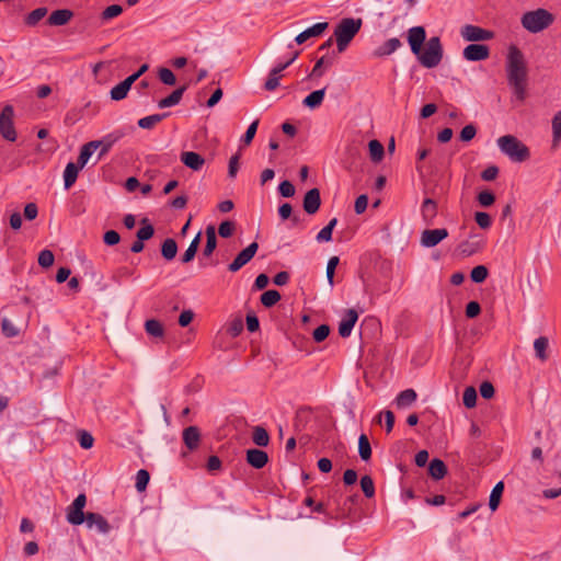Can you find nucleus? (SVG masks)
<instances>
[{"instance_id":"1","label":"nucleus","mask_w":561,"mask_h":561,"mask_svg":"<svg viewBox=\"0 0 561 561\" xmlns=\"http://www.w3.org/2000/svg\"><path fill=\"white\" fill-rule=\"evenodd\" d=\"M505 71L508 85L515 98L524 101L526 98L528 67L524 53L514 44L510 45L506 51Z\"/></svg>"},{"instance_id":"2","label":"nucleus","mask_w":561,"mask_h":561,"mask_svg":"<svg viewBox=\"0 0 561 561\" xmlns=\"http://www.w3.org/2000/svg\"><path fill=\"white\" fill-rule=\"evenodd\" d=\"M554 22V15L546 9L525 12L520 18L522 26L529 33L537 34L548 28Z\"/></svg>"},{"instance_id":"3","label":"nucleus","mask_w":561,"mask_h":561,"mask_svg":"<svg viewBox=\"0 0 561 561\" xmlns=\"http://www.w3.org/2000/svg\"><path fill=\"white\" fill-rule=\"evenodd\" d=\"M362 19H342L334 30V37L339 53H343L362 27Z\"/></svg>"},{"instance_id":"4","label":"nucleus","mask_w":561,"mask_h":561,"mask_svg":"<svg viewBox=\"0 0 561 561\" xmlns=\"http://www.w3.org/2000/svg\"><path fill=\"white\" fill-rule=\"evenodd\" d=\"M496 144L501 152L514 162H524L530 157L528 147L513 135L497 138Z\"/></svg>"},{"instance_id":"5","label":"nucleus","mask_w":561,"mask_h":561,"mask_svg":"<svg viewBox=\"0 0 561 561\" xmlns=\"http://www.w3.org/2000/svg\"><path fill=\"white\" fill-rule=\"evenodd\" d=\"M420 64L425 68H434L439 65L443 58V46L438 36L431 37L425 48H420L419 54H414Z\"/></svg>"},{"instance_id":"6","label":"nucleus","mask_w":561,"mask_h":561,"mask_svg":"<svg viewBox=\"0 0 561 561\" xmlns=\"http://www.w3.org/2000/svg\"><path fill=\"white\" fill-rule=\"evenodd\" d=\"M87 496L84 493H80L66 510V519L69 524L78 526L84 523L87 519V514L83 512Z\"/></svg>"},{"instance_id":"7","label":"nucleus","mask_w":561,"mask_h":561,"mask_svg":"<svg viewBox=\"0 0 561 561\" xmlns=\"http://www.w3.org/2000/svg\"><path fill=\"white\" fill-rule=\"evenodd\" d=\"M0 134L8 141H15L18 134L14 127V108L5 105L0 113Z\"/></svg>"},{"instance_id":"8","label":"nucleus","mask_w":561,"mask_h":561,"mask_svg":"<svg viewBox=\"0 0 561 561\" xmlns=\"http://www.w3.org/2000/svg\"><path fill=\"white\" fill-rule=\"evenodd\" d=\"M460 34L467 42H485L494 38V32L472 24L462 26Z\"/></svg>"},{"instance_id":"9","label":"nucleus","mask_w":561,"mask_h":561,"mask_svg":"<svg viewBox=\"0 0 561 561\" xmlns=\"http://www.w3.org/2000/svg\"><path fill=\"white\" fill-rule=\"evenodd\" d=\"M462 56L468 61H482L489 58L490 49L483 44H469L462 50Z\"/></svg>"},{"instance_id":"10","label":"nucleus","mask_w":561,"mask_h":561,"mask_svg":"<svg viewBox=\"0 0 561 561\" xmlns=\"http://www.w3.org/2000/svg\"><path fill=\"white\" fill-rule=\"evenodd\" d=\"M84 523L87 528L96 529L102 535H107L111 531L108 522L99 513H88Z\"/></svg>"},{"instance_id":"11","label":"nucleus","mask_w":561,"mask_h":561,"mask_svg":"<svg viewBox=\"0 0 561 561\" xmlns=\"http://www.w3.org/2000/svg\"><path fill=\"white\" fill-rule=\"evenodd\" d=\"M426 38V32L423 26H413L408 31V42L413 54H419L420 48Z\"/></svg>"},{"instance_id":"12","label":"nucleus","mask_w":561,"mask_h":561,"mask_svg":"<svg viewBox=\"0 0 561 561\" xmlns=\"http://www.w3.org/2000/svg\"><path fill=\"white\" fill-rule=\"evenodd\" d=\"M180 160L186 168L193 171H201L205 165L204 157L195 151H183Z\"/></svg>"},{"instance_id":"13","label":"nucleus","mask_w":561,"mask_h":561,"mask_svg":"<svg viewBox=\"0 0 561 561\" xmlns=\"http://www.w3.org/2000/svg\"><path fill=\"white\" fill-rule=\"evenodd\" d=\"M328 26H329L328 22L316 23L312 26H310V27L306 28L305 31H302L301 33H299L295 37V42L298 45H301L311 37H318V36L322 35V33L328 28Z\"/></svg>"},{"instance_id":"14","label":"nucleus","mask_w":561,"mask_h":561,"mask_svg":"<svg viewBox=\"0 0 561 561\" xmlns=\"http://www.w3.org/2000/svg\"><path fill=\"white\" fill-rule=\"evenodd\" d=\"M320 204V191L318 188L309 190L304 197L305 211L309 215H313L319 210Z\"/></svg>"},{"instance_id":"15","label":"nucleus","mask_w":561,"mask_h":561,"mask_svg":"<svg viewBox=\"0 0 561 561\" xmlns=\"http://www.w3.org/2000/svg\"><path fill=\"white\" fill-rule=\"evenodd\" d=\"M357 319V312L354 309H348L339 324V334L342 337L350 336Z\"/></svg>"},{"instance_id":"16","label":"nucleus","mask_w":561,"mask_h":561,"mask_svg":"<svg viewBox=\"0 0 561 561\" xmlns=\"http://www.w3.org/2000/svg\"><path fill=\"white\" fill-rule=\"evenodd\" d=\"M448 236L446 229L424 230L422 233V245H436Z\"/></svg>"},{"instance_id":"17","label":"nucleus","mask_w":561,"mask_h":561,"mask_svg":"<svg viewBox=\"0 0 561 561\" xmlns=\"http://www.w3.org/2000/svg\"><path fill=\"white\" fill-rule=\"evenodd\" d=\"M257 248H244L230 263L229 271L237 272L243 267L256 253Z\"/></svg>"},{"instance_id":"18","label":"nucleus","mask_w":561,"mask_h":561,"mask_svg":"<svg viewBox=\"0 0 561 561\" xmlns=\"http://www.w3.org/2000/svg\"><path fill=\"white\" fill-rule=\"evenodd\" d=\"M402 46L401 41L398 37H392L387 39L383 44L378 46L373 55L375 57H386L391 54H393L396 50H398Z\"/></svg>"},{"instance_id":"19","label":"nucleus","mask_w":561,"mask_h":561,"mask_svg":"<svg viewBox=\"0 0 561 561\" xmlns=\"http://www.w3.org/2000/svg\"><path fill=\"white\" fill-rule=\"evenodd\" d=\"M247 461L253 468L261 469L267 463L268 456L264 450L252 448L247 451Z\"/></svg>"},{"instance_id":"20","label":"nucleus","mask_w":561,"mask_h":561,"mask_svg":"<svg viewBox=\"0 0 561 561\" xmlns=\"http://www.w3.org/2000/svg\"><path fill=\"white\" fill-rule=\"evenodd\" d=\"M201 439L199 430L196 426H188L183 431V442L190 450L198 447Z\"/></svg>"},{"instance_id":"21","label":"nucleus","mask_w":561,"mask_h":561,"mask_svg":"<svg viewBox=\"0 0 561 561\" xmlns=\"http://www.w3.org/2000/svg\"><path fill=\"white\" fill-rule=\"evenodd\" d=\"M102 144H103V141H90V142L83 145L81 147L77 164H79L81 168H84V165L88 163V161L91 158V156L93 154V152L99 147H101Z\"/></svg>"},{"instance_id":"22","label":"nucleus","mask_w":561,"mask_h":561,"mask_svg":"<svg viewBox=\"0 0 561 561\" xmlns=\"http://www.w3.org/2000/svg\"><path fill=\"white\" fill-rule=\"evenodd\" d=\"M141 227L138 229L136 237L137 241L134 243V245H142V243L147 240H149L153 233L154 229L149 219L144 218L141 219Z\"/></svg>"},{"instance_id":"23","label":"nucleus","mask_w":561,"mask_h":561,"mask_svg":"<svg viewBox=\"0 0 561 561\" xmlns=\"http://www.w3.org/2000/svg\"><path fill=\"white\" fill-rule=\"evenodd\" d=\"M82 168L73 162H69L64 171L65 188L69 190L77 181L78 174Z\"/></svg>"},{"instance_id":"24","label":"nucleus","mask_w":561,"mask_h":561,"mask_svg":"<svg viewBox=\"0 0 561 561\" xmlns=\"http://www.w3.org/2000/svg\"><path fill=\"white\" fill-rule=\"evenodd\" d=\"M72 15V12L68 9L56 10L49 15L47 22L49 25L61 26L67 24Z\"/></svg>"},{"instance_id":"25","label":"nucleus","mask_w":561,"mask_h":561,"mask_svg":"<svg viewBox=\"0 0 561 561\" xmlns=\"http://www.w3.org/2000/svg\"><path fill=\"white\" fill-rule=\"evenodd\" d=\"M186 90V87H181L174 90L170 95H168L164 99H161L158 102L159 108H167L178 105L183 96L184 91Z\"/></svg>"},{"instance_id":"26","label":"nucleus","mask_w":561,"mask_h":561,"mask_svg":"<svg viewBox=\"0 0 561 561\" xmlns=\"http://www.w3.org/2000/svg\"><path fill=\"white\" fill-rule=\"evenodd\" d=\"M133 79H129L128 77L112 88L111 90V98L115 101H121L126 98L128 91L130 90V87L133 85Z\"/></svg>"},{"instance_id":"27","label":"nucleus","mask_w":561,"mask_h":561,"mask_svg":"<svg viewBox=\"0 0 561 561\" xmlns=\"http://www.w3.org/2000/svg\"><path fill=\"white\" fill-rule=\"evenodd\" d=\"M324 95L325 88L316 90L304 99L302 104L311 110L317 108L322 104Z\"/></svg>"},{"instance_id":"28","label":"nucleus","mask_w":561,"mask_h":561,"mask_svg":"<svg viewBox=\"0 0 561 561\" xmlns=\"http://www.w3.org/2000/svg\"><path fill=\"white\" fill-rule=\"evenodd\" d=\"M417 398L416 392L413 389H407L401 391L396 398V404L399 409H404L410 407L415 402Z\"/></svg>"},{"instance_id":"29","label":"nucleus","mask_w":561,"mask_h":561,"mask_svg":"<svg viewBox=\"0 0 561 561\" xmlns=\"http://www.w3.org/2000/svg\"><path fill=\"white\" fill-rule=\"evenodd\" d=\"M428 473L435 480L443 479L447 473V467L443 460L435 458L430 462Z\"/></svg>"},{"instance_id":"30","label":"nucleus","mask_w":561,"mask_h":561,"mask_svg":"<svg viewBox=\"0 0 561 561\" xmlns=\"http://www.w3.org/2000/svg\"><path fill=\"white\" fill-rule=\"evenodd\" d=\"M549 347V340L546 336H539L534 341V350L536 357L541 360L546 362L548 358L547 350Z\"/></svg>"},{"instance_id":"31","label":"nucleus","mask_w":561,"mask_h":561,"mask_svg":"<svg viewBox=\"0 0 561 561\" xmlns=\"http://www.w3.org/2000/svg\"><path fill=\"white\" fill-rule=\"evenodd\" d=\"M503 491H504V483L502 481L497 482L494 485V488L492 489L490 499H489V507L492 512L497 510L500 502H501Z\"/></svg>"},{"instance_id":"32","label":"nucleus","mask_w":561,"mask_h":561,"mask_svg":"<svg viewBox=\"0 0 561 561\" xmlns=\"http://www.w3.org/2000/svg\"><path fill=\"white\" fill-rule=\"evenodd\" d=\"M369 156L374 162H380L385 154V148L379 140H370L368 144Z\"/></svg>"},{"instance_id":"33","label":"nucleus","mask_w":561,"mask_h":561,"mask_svg":"<svg viewBox=\"0 0 561 561\" xmlns=\"http://www.w3.org/2000/svg\"><path fill=\"white\" fill-rule=\"evenodd\" d=\"M252 440L260 447H265L270 443V436L267 431L262 426H255L252 433Z\"/></svg>"},{"instance_id":"34","label":"nucleus","mask_w":561,"mask_h":561,"mask_svg":"<svg viewBox=\"0 0 561 561\" xmlns=\"http://www.w3.org/2000/svg\"><path fill=\"white\" fill-rule=\"evenodd\" d=\"M167 116H168V114L163 113V114H153V115L142 117L138 121V126L142 129H151Z\"/></svg>"},{"instance_id":"35","label":"nucleus","mask_w":561,"mask_h":561,"mask_svg":"<svg viewBox=\"0 0 561 561\" xmlns=\"http://www.w3.org/2000/svg\"><path fill=\"white\" fill-rule=\"evenodd\" d=\"M358 453L362 460L367 461L371 457V447L368 437L362 434L358 438Z\"/></svg>"},{"instance_id":"36","label":"nucleus","mask_w":561,"mask_h":561,"mask_svg":"<svg viewBox=\"0 0 561 561\" xmlns=\"http://www.w3.org/2000/svg\"><path fill=\"white\" fill-rule=\"evenodd\" d=\"M337 222L336 218H333L329 221V224L323 227L319 233L317 234L316 239L319 243L329 242L332 238V232Z\"/></svg>"},{"instance_id":"37","label":"nucleus","mask_w":561,"mask_h":561,"mask_svg":"<svg viewBox=\"0 0 561 561\" xmlns=\"http://www.w3.org/2000/svg\"><path fill=\"white\" fill-rule=\"evenodd\" d=\"M145 329L149 335L154 337H162L164 333L162 324L154 319L147 320L145 323Z\"/></svg>"},{"instance_id":"38","label":"nucleus","mask_w":561,"mask_h":561,"mask_svg":"<svg viewBox=\"0 0 561 561\" xmlns=\"http://www.w3.org/2000/svg\"><path fill=\"white\" fill-rule=\"evenodd\" d=\"M279 300H280V294L274 289L266 290L261 296V304L266 308L273 307Z\"/></svg>"},{"instance_id":"39","label":"nucleus","mask_w":561,"mask_h":561,"mask_svg":"<svg viewBox=\"0 0 561 561\" xmlns=\"http://www.w3.org/2000/svg\"><path fill=\"white\" fill-rule=\"evenodd\" d=\"M47 14L46 8H37L33 10L25 19L27 25H36Z\"/></svg>"},{"instance_id":"40","label":"nucleus","mask_w":561,"mask_h":561,"mask_svg":"<svg viewBox=\"0 0 561 561\" xmlns=\"http://www.w3.org/2000/svg\"><path fill=\"white\" fill-rule=\"evenodd\" d=\"M149 479H150V476L147 470L140 469L137 471L135 486L138 492H142L146 490Z\"/></svg>"},{"instance_id":"41","label":"nucleus","mask_w":561,"mask_h":561,"mask_svg":"<svg viewBox=\"0 0 561 561\" xmlns=\"http://www.w3.org/2000/svg\"><path fill=\"white\" fill-rule=\"evenodd\" d=\"M463 405L468 409L474 408L477 403V391L473 387H467L462 396Z\"/></svg>"},{"instance_id":"42","label":"nucleus","mask_w":561,"mask_h":561,"mask_svg":"<svg viewBox=\"0 0 561 561\" xmlns=\"http://www.w3.org/2000/svg\"><path fill=\"white\" fill-rule=\"evenodd\" d=\"M360 488L366 497L370 499L375 495L374 481L369 476H364L360 479Z\"/></svg>"},{"instance_id":"43","label":"nucleus","mask_w":561,"mask_h":561,"mask_svg":"<svg viewBox=\"0 0 561 561\" xmlns=\"http://www.w3.org/2000/svg\"><path fill=\"white\" fill-rule=\"evenodd\" d=\"M488 276V268L484 265H478L472 268L470 277L474 283H482Z\"/></svg>"},{"instance_id":"44","label":"nucleus","mask_w":561,"mask_h":561,"mask_svg":"<svg viewBox=\"0 0 561 561\" xmlns=\"http://www.w3.org/2000/svg\"><path fill=\"white\" fill-rule=\"evenodd\" d=\"M1 329H2V333L7 337H14L19 334L18 328L13 324V322L11 320H9L7 318L2 319Z\"/></svg>"},{"instance_id":"45","label":"nucleus","mask_w":561,"mask_h":561,"mask_svg":"<svg viewBox=\"0 0 561 561\" xmlns=\"http://www.w3.org/2000/svg\"><path fill=\"white\" fill-rule=\"evenodd\" d=\"M158 75L161 82L167 85H174L176 82L174 73L169 68H161Z\"/></svg>"},{"instance_id":"46","label":"nucleus","mask_w":561,"mask_h":561,"mask_svg":"<svg viewBox=\"0 0 561 561\" xmlns=\"http://www.w3.org/2000/svg\"><path fill=\"white\" fill-rule=\"evenodd\" d=\"M339 257L337 256H332L330 257V260L328 261V265H327V279H328V283L329 285L332 287L333 286V277H334V272H335V268L339 264Z\"/></svg>"},{"instance_id":"47","label":"nucleus","mask_w":561,"mask_h":561,"mask_svg":"<svg viewBox=\"0 0 561 561\" xmlns=\"http://www.w3.org/2000/svg\"><path fill=\"white\" fill-rule=\"evenodd\" d=\"M123 8L119 4H112L108 5L103 12H102V19L103 20H111L113 18L118 16L122 14Z\"/></svg>"},{"instance_id":"48","label":"nucleus","mask_w":561,"mask_h":561,"mask_svg":"<svg viewBox=\"0 0 561 561\" xmlns=\"http://www.w3.org/2000/svg\"><path fill=\"white\" fill-rule=\"evenodd\" d=\"M234 228H236L234 222L226 220L219 225L218 233L222 238H228V237L232 236Z\"/></svg>"},{"instance_id":"49","label":"nucleus","mask_w":561,"mask_h":561,"mask_svg":"<svg viewBox=\"0 0 561 561\" xmlns=\"http://www.w3.org/2000/svg\"><path fill=\"white\" fill-rule=\"evenodd\" d=\"M474 219L478 226L482 229L489 228L492 222L490 215L484 211H477L474 215Z\"/></svg>"},{"instance_id":"50","label":"nucleus","mask_w":561,"mask_h":561,"mask_svg":"<svg viewBox=\"0 0 561 561\" xmlns=\"http://www.w3.org/2000/svg\"><path fill=\"white\" fill-rule=\"evenodd\" d=\"M54 263V254L49 250H43L38 255V264L42 267H49Z\"/></svg>"},{"instance_id":"51","label":"nucleus","mask_w":561,"mask_h":561,"mask_svg":"<svg viewBox=\"0 0 561 561\" xmlns=\"http://www.w3.org/2000/svg\"><path fill=\"white\" fill-rule=\"evenodd\" d=\"M279 194L283 197H293L295 195V186L291 182L285 180L278 186Z\"/></svg>"},{"instance_id":"52","label":"nucleus","mask_w":561,"mask_h":561,"mask_svg":"<svg viewBox=\"0 0 561 561\" xmlns=\"http://www.w3.org/2000/svg\"><path fill=\"white\" fill-rule=\"evenodd\" d=\"M495 201L493 193L490 191H483L478 194V202L483 207L491 206Z\"/></svg>"},{"instance_id":"53","label":"nucleus","mask_w":561,"mask_h":561,"mask_svg":"<svg viewBox=\"0 0 561 561\" xmlns=\"http://www.w3.org/2000/svg\"><path fill=\"white\" fill-rule=\"evenodd\" d=\"M240 156L239 154H234L230 158L229 160V164H228V176L230 179H234L237 176V173H238V170H239V167H240Z\"/></svg>"},{"instance_id":"54","label":"nucleus","mask_w":561,"mask_h":561,"mask_svg":"<svg viewBox=\"0 0 561 561\" xmlns=\"http://www.w3.org/2000/svg\"><path fill=\"white\" fill-rule=\"evenodd\" d=\"M552 135L554 140L561 139V111L552 118Z\"/></svg>"},{"instance_id":"55","label":"nucleus","mask_w":561,"mask_h":561,"mask_svg":"<svg viewBox=\"0 0 561 561\" xmlns=\"http://www.w3.org/2000/svg\"><path fill=\"white\" fill-rule=\"evenodd\" d=\"M330 333V328L327 324H321L313 331V339L316 342H322L324 341Z\"/></svg>"},{"instance_id":"56","label":"nucleus","mask_w":561,"mask_h":561,"mask_svg":"<svg viewBox=\"0 0 561 561\" xmlns=\"http://www.w3.org/2000/svg\"><path fill=\"white\" fill-rule=\"evenodd\" d=\"M122 136H123L122 133H115V134H111L107 137H105L102 140L103 144L101 146H103V147H102V151L100 154L102 156V154L106 153L108 151V149L111 148V146L113 145V142L118 140Z\"/></svg>"},{"instance_id":"57","label":"nucleus","mask_w":561,"mask_h":561,"mask_svg":"<svg viewBox=\"0 0 561 561\" xmlns=\"http://www.w3.org/2000/svg\"><path fill=\"white\" fill-rule=\"evenodd\" d=\"M476 134L477 128L472 124L466 125L460 131V139L466 142L470 141L474 138Z\"/></svg>"},{"instance_id":"58","label":"nucleus","mask_w":561,"mask_h":561,"mask_svg":"<svg viewBox=\"0 0 561 561\" xmlns=\"http://www.w3.org/2000/svg\"><path fill=\"white\" fill-rule=\"evenodd\" d=\"M257 126H259V121H254L247 129L244 136L242 137V142L244 145H250L251 141L253 140L255 134H256V130H257Z\"/></svg>"},{"instance_id":"59","label":"nucleus","mask_w":561,"mask_h":561,"mask_svg":"<svg viewBox=\"0 0 561 561\" xmlns=\"http://www.w3.org/2000/svg\"><path fill=\"white\" fill-rule=\"evenodd\" d=\"M94 438L88 432H81L79 435V444L83 449H89L93 446Z\"/></svg>"},{"instance_id":"60","label":"nucleus","mask_w":561,"mask_h":561,"mask_svg":"<svg viewBox=\"0 0 561 561\" xmlns=\"http://www.w3.org/2000/svg\"><path fill=\"white\" fill-rule=\"evenodd\" d=\"M103 240L107 245H115L119 242L121 237L117 231L108 230L104 233Z\"/></svg>"},{"instance_id":"61","label":"nucleus","mask_w":561,"mask_h":561,"mask_svg":"<svg viewBox=\"0 0 561 561\" xmlns=\"http://www.w3.org/2000/svg\"><path fill=\"white\" fill-rule=\"evenodd\" d=\"M499 174V168L495 165L488 167L485 170L482 171L481 178L484 181H493L496 179Z\"/></svg>"},{"instance_id":"62","label":"nucleus","mask_w":561,"mask_h":561,"mask_svg":"<svg viewBox=\"0 0 561 561\" xmlns=\"http://www.w3.org/2000/svg\"><path fill=\"white\" fill-rule=\"evenodd\" d=\"M368 205V197L366 195H359L355 201V211L356 214H363Z\"/></svg>"},{"instance_id":"63","label":"nucleus","mask_w":561,"mask_h":561,"mask_svg":"<svg viewBox=\"0 0 561 561\" xmlns=\"http://www.w3.org/2000/svg\"><path fill=\"white\" fill-rule=\"evenodd\" d=\"M481 312V307L477 301H470L466 307V316L468 318H476Z\"/></svg>"},{"instance_id":"64","label":"nucleus","mask_w":561,"mask_h":561,"mask_svg":"<svg viewBox=\"0 0 561 561\" xmlns=\"http://www.w3.org/2000/svg\"><path fill=\"white\" fill-rule=\"evenodd\" d=\"M480 393L484 399H490L494 396V387L491 382L484 381L480 386Z\"/></svg>"}]
</instances>
